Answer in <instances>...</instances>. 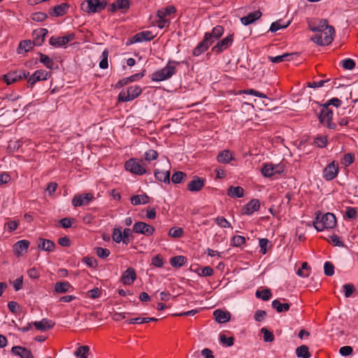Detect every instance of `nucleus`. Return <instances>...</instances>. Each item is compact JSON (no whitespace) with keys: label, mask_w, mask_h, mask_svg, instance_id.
Wrapping results in <instances>:
<instances>
[{"label":"nucleus","mask_w":358,"mask_h":358,"mask_svg":"<svg viewBox=\"0 0 358 358\" xmlns=\"http://www.w3.org/2000/svg\"><path fill=\"white\" fill-rule=\"evenodd\" d=\"M309 29L313 32H320L312 37V41L317 45H327L332 43L335 35L334 27L329 25L326 19H320L315 22H310Z\"/></svg>","instance_id":"nucleus-1"},{"label":"nucleus","mask_w":358,"mask_h":358,"mask_svg":"<svg viewBox=\"0 0 358 358\" xmlns=\"http://www.w3.org/2000/svg\"><path fill=\"white\" fill-rule=\"evenodd\" d=\"M180 62L169 60L166 65L155 71L152 74L151 80L152 81H163L171 78L176 73V66L180 64Z\"/></svg>","instance_id":"nucleus-2"},{"label":"nucleus","mask_w":358,"mask_h":358,"mask_svg":"<svg viewBox=\"0 0 358 358\" xmlns=\"http://www.w3.org/2000/svg\"><path fill=\"white\" fill-rule=\"evenodd\" d=\"M313 225L320 231L325 229H333L336 225V216L331 213H327L325 214L319 213L316 215Z\"/></svg>","instance_id":"nucleus-3"},{"label":"nucleus","mask_w":358,"mask_h":358,"mask_svg":"<svg viewBox=\"0 0 358 358\" xmlns=\"http://www.w3.org/2000/svg\"><path fill=\"white\" fill-rule=\"evenodd\" d=\"M106 7V1L99 0H85L81 3V9L87 13H96Z\"/></svg>","instance_id":"nucleus-4"},{"label":"nucleus","mask_w":358,"mask_h":358,"mask_svg":"<svg viewBox=\"0 0 358 358\" xmlns=\"http://www.w3.org/2000/svg\"><path fill=\"white\" fill-rule=\"evenodd\" d=\"M142 92L141 88L138 85H133L126 90H122L119 95L118 100L122 102H128L138 97Z\"/></svg>","instance_id":"nucleus-5"},{"label":"nucleus","mask_w":358,"mask_h":358,"mask_svg":"<svg viewBox=\"0 0 358 358\" xmlns=\"http://www.w3.org/2000/svg\"><path fill=\"white\" fill-rule=\"evenodd\" d=\"M322 109L318 116L320 122L326 125L329 129L335 128V124L331 123L332 117H333V111L329 109V108L321 105Z\"/></svg>","instance_id":"nucleus-6"},{"label":"nucleus","mask_w":358,"mask_h":358,"mask_svg":"<svg viewBox=\"0 0 358 358\" xmlns=\"http://www.w3.org/2000/svg\"><path fill=\"white\" fill-rule=\"evenodd\" d=\"M124 167L127 171L138 176H142L147 172L143 165L135 158L127 160L125 162Z\"/></svg>","instance_id":"nucleus-7"},{"label":"nucleus","mask_w":358,"mask_h":358,"mask_svg":"<svg viewBox=\"0 0 358 358\" xmlns=\"http://www.w3.org/2000/svg\"><path fill=\"white\" fill-rule=\"evenodd\" d=\"M29 75V72L24 71H13L4 75L3 80L9 85L17 80L27 78Z\"/></svg>","instance_id":"nucleus-8"},{"label":"nucleus","mask_w":358,"mask_h":358,"mask_svg":"<svg viewBox=\"0 0 358 358\" xmlns=\"http://www.w3.org/2000/svg\"><path fill=\"white\" fill-rule=\"evenodd\" d=\"M155 228L143 222H137L133 226V231L149 236L154 234Z\"/></svg>","instance_id":"nucleus-9"},{"label":"nucleus","mask_w":358,"mask_h":358,"mask_svg":"<svg viewBox=\"0 0 358 358\" xmlns=\"http://www.w3.org/2000/svg\"><path fill=\"white\" fill-rule=\"evenodd\" d=\"M338 173V165L336 164L334 161L329 163L323 169V178L327 180H332L334 179Z\"/></svg>","instance_id":"nucleus-10"},{"label":"nucleus","mask_w":358,"mask_h":358,"mask_svg":"<svg viewBox=\"0 0 358 358\" xmlns=\"http://www.w3.org/2000/svg\"><path fill=\"white\" fill-rule=\"evenodd\" d=\"M283 167L280 164L273 165L272 164H264L262 168V174L266 178H270L275 173H280L283 171Z\"/></svg>","instance_id":"nucleus-11"},{"label":"nucleus","mask_w":358,"mask_h":358,"mask_svg":"<svg viewBox=\"0 0 358 358\" xmlns=\"http://www.w3.org/2000/svg\"><path fill=\"white\" fill-rule=\"evenodd\" d=\"M50 76V73L45 70L36 71L31 76L28 78L27 84L29 87H32L36 82L40 80H46Z\"/></svg>","instance_id":"nucleus-12"},{"label":"nucleus","mask_w":358,"mask_h":358,"mask_svg":"<svg viewBox=\"0 0 358 358\" xmlns=\"http://www.w3.org/2000/svg\"><path fill=\"white\" fill-rule=\"evenodd\" d=\"M234 41V35L229 34L224 38H223L222 41H219L213 48L212 51L220 54L223 50L228 48L229 46L231 45L232 43Z\"/></svg>","instance_id":"nucleus-13"},{"label":"nucleus","mask_w":358,"mask_h":358,"mask_svg":"<svg viewBox=\"0 0 358 358\" xmlns=\"http://www.w3.org/2000/svg\"><path fill=\"white\" fill-rule=\"evenodd\" d=\"M205 182V178H201L197 176H194L192 180L188 183L187 189L192 192H199L204 187Z\"/></svg>","instance_id":"nucleus-14"},{"label":"nucleus","mask_w":358,"mask_h":358,"mask_svg":"<svg viewBox=\"0 0 358 358\" xmlns=\"http://www.w3.org/2000/svg\"><path fill=\"white\" fill-rule=\"evenodd\" d=\"M93 199V195L90 193L76 195L72 199V205L74 207L87 205Z\"/></svg>","instance_id":"nucleus-15"},{"label":"nucleus","mask_w":358,"mask_h":358,"mask_svg":"<svg viewBox=\"0 0 358 358\" xmlns=\"http://www.w3.org/2000/svg\"><path fill=\"white\" fill-rule=\"evenodd\" d=\"M259 200L253 199L242 208L241 213L243 215H252L253 213L259 210Z\"/></svg>","instance_id":"nucleus-16"},{"label":"nucleus","mask_w":358,"mask_h":358,"mask_svg":"<svg viewBox=\"0 0 358 358\" xmlns=\"http://www.w3.org/2000/svg\"><path fill=\"white\" fill-rule=\"evenodd\" d=\"M75 38L73 34H69L62 37H54L52 36L49 40V43L52 46L61 47L66 45L69 41H72Z\"/></svg>","instance_id":"nucleus-17"},{"label":"nucleus","mask_w":358,"mask_h":358,"mask_svg":"<svg viewBox=\"0 0 358 358\" xmlns=\"http://www.w3.org/2000/svg\"><path fill=\"white\" fill-rule=\"evenodd\" d=\"M154 38V36L150 31H143L135 34L129 41V44L141 43L143 41H150Z\"/></svg>","instance_id":"nucleus-18"},{"label":"nucleus","mask_w":358,"mask_h":358,"mask_svg":"<svg viewBox=\"0 0 358 358\" xmlns=\"http://www.w3.org/2000/svg\"><path fill=\"white\" fill-rule=\"evenodd\" d=\"M136 278V274L135 270L133 268L129 267L123 272L120 280L124 285H131Z\"/></svg>","instance_id":"nucleus-19"},{"label":"nucleus","mask_w":358,"mask_h":358,"mask_svg":"<svg viewBox=\"0 0 358 358\" xmlns=\"http://www.w3.org/2000/svg\"><path fill=\"white\" fill-rule=\"evenodd\" d=\"M29 241L27 240H21L16 242L13 245V251L16 256L20 257L23 255L24 252H27L29 246Z\"/></svg>","instance_id":"nucleus-20"},{"label":"nucleus","mask_w":358,"mask_h":358,"mask_svg":"<svg viewBox=\"0 0 358 358\" xmlns=\"http://www.w3.org/2000/svg\"><path fill=\"white\" fill-rule=\"evenodd\" d=\"M298 57L297 52H292V53H284L282 55H278L275 57L268 56V59L270 62L273 63H280L282 62L291 61L294 57Z\"/></svg>","instance_id":"nucleus-21"},{"label":"nucleus","mask_w":358,"mask_h":358,"mask_svg":"<svg viewBox=\"0 0 358 358\" xmlns=\"http://www.w3.org/2000/svg\"><path fill=\"white\" fill-rule=\"evenodd\" d=\"M55 324V322L47 318H43L41 321H36L33 323L36 329L43 331L52 329Z\"/></svg>","instance_id":"nucleus-22"},{"label":"nucleus","mask_w":358,"mask_h":358,"mask_svg":"<svg viewBox=\"0 0 358 358\" xmlns=\"http://www.w3.org/2000/svg\"><path fill=\"white\" fill-rule=\"evenodd\" d=\"M69 8L67 3H62L50 9L49 14L53 17H59L65 15Z\"/></svg>","instance_id":"nucleus-23"},{"label":"nucleus","mask_w":358,"mask_h":358,"mask_svg":"<svg viewBox=\"0 0 358 358\" xmlns=\"http://www.w3.org/2000/svg\"><path fill=\"white\" fill-rule=\"evenodd\" d=\"M224 33V28L222 26L217 25L215 27L210 33H206L204 37H207L211 45L215 42V40L218 39Z\"/></svg>","instance_id":"nucleus-24"},{"label":"nucleus","mask_w":358,"mask_h":358,"mask_svg":"<svg viewBox=\"0 0 358 358\" xmlns=\"http://www.w3.org/2000/svg\"><path fill=\"white\" fill-rule=\"evenodd\" d=\"M11 352L13 355L20 357V358H34L31 352L24 347L13 346Z\"/></svg>","instance_id":"nucleus-25"},{"label":"nucleus","mask_w":358,"mask_h":358,"mask_svg":"<svg viewBox=\"0 0 358 358\" xmlns=\"http://www.w3.org/2000/svg\"><path fill=\"white\" fill-rule=\"evenodd\" d=\"M262 16V13L259 10H255L254 12L248 13L246 16H244L241 18V22L244 25H249L257 20L260 18Z\"/></svg>","instance_id":"nucleus-26"},{"label":"nucleus","mask_w":358,"mask_h":358,"mask_svg":"<svg viewBox=\"0 0 358 358\" xmlns=\"http://www.w3.org/2000/svg\"><path fill=\"white\" fill-rule=\"evenodd\" d=\"M38 248L41 250L52 252L55 250V244L49 239L39 238L38 239Z\"/></svg>","instance_id":"nucleus-27"},{"label":"nucleus","mask_w":358,"mask_h":358,"mask_svg":"<svg viewBox=\"0 0 358 358\" xmlns=\"http://www.w3.org/2000/svg\"><path fill=\"white\" fill-rule=\"evenodd\" d=\"M210 45H211V41L207 37H204L203 40L193 50V55L196 57L199 56L207 50Z\"/></svg>","instance_id":"nucleus-28"},{"label":"nucleus","mask_w":358,"mask_h":358,"mask_svg":"<svg viewBox=\"0 0 358 358\" xmlns=\"http://www.w3.org/2000/svg\"><path fill=\"white\" fill-rule=\"evenodd\" d=\"M48 34V30L44 28H41L34 31L33 36L34 37L33 43L36 45H41L44 40L45 37Z\"/></svg>","instance_id":"nucleus-29"},{"label":"nucleus","mask_w":358,"mask_h":358,"mask_svg":"<svg viewBox=\"0 0 358 358\" xmlns=\"http://www.w3.org/2000/svg\"><path fill=\"white\" fill-rule=\"evenodd\" d=\"M213 315L218 323H225L230 320V313L220 309L215 310L213 312Z\"/></svg>","instance_id":"nucleus-30"},{"label":"nucleus","mask_w":358,"mask_h":358,"mask_svg":"<svg viewBox=\"0 0 358 358\" xmlns=\"http://www.w3.org/2000/svg\"><path fill=\"white\" fill-rule=\"evenodd\" d=\"M233 159V155L229 150L221 151L217 156V162L222 164L229 163Z\"/></svg>","instance_id":"nucleus-31"},{"label":"nucleus","mask_w":358,"mask_h":358,"mask_svg":"<svg viewBox=\"0 0 358 358\" xmlns=\"http://www.w3.org/2000/svg\"><path fill=\"white\" fill-rule=\"evenodd\" d=\"M155 178L160 181L164 182L165 183L169 184L170 182V171L169 170L159 171V169H156L155 171Z\"/></svg>","instance_id":"nucleus-32"},{"label":"nucleus","mask_w":358,"mask_h":358,"mask_svg":"<svg viewBox=\"0 0 358 358\" xmlns=\"http://www.w3.org/2000/svg\"><path fill=\"white\" fill-rule=\"evenodd\" d=\"M227 194L232 198H241L244 196V189L241 186H231L227 189Z\"/></svg>","instance_id":"nucleus-33"},{"label":"nucleus","mask_w":358,"mask_h":358,"mask_svg":"<svg viewBox=\"0 0 358 358\" xmlns=\"http://www.w3.org/2000/svg\"><path fill=\"white\" fill-rule=\"evenodd\" d=\"M149 196L145 194L134 195L131 197V203L134 206L146 204L149 203Z\"/></svg>","instance_id":"nucleus-34"},{"label":"nucleus","mask_w":358,"mask_h":358,"mask_svg":"<svg viewBox=\"0 0 358 358\" xmlns=\"http://www.w3.org/2000/svg\"><path fill=\"white\" fill-rule=\"evenodd\" d=\"M176 12V8L174 6H169L158 10L157 16L158 18H166V17L173 14Z\"/></svg>","instance_id":"nucleus-35"},{"label":"nucleus","mask_w":358,"mask_h":358,"mask_svg":"<svg viewBox=\"0 0 358 358\" xmlns=\"http://www.w3.org/2000/svg\"><path fill=\"white\" fill-rule=\"evenodd\" d=\"M71 288L69 282L66 281L57 282L55 284L54 290L57 293H66Z\"/></svg>","instance_id":"nucleus-36"},{"label":"nucleus","mask_w":358,"mask_h":358,"mask_svg":"<svg viewBox=\"0 0 358 358\" xmlns=\"http://www.w3.org/2000/svg\"><path fill=\"white\" fill-rule=\"evenodd\" d=\"M187 262V258L185 256L178 255L172 257L170 260V264L173 267L179 268L182 266Z\"/></svg>","instance_id":"nucleus-37"},{"label":"nucleus","mask_w":358,"mask_h":358,"mask_svg":"<svg viewBox=\"0 0 358 358\" xmlns=\"http://www.w3.org/2000/svg\"><path fill=\"white\" fill-rule=\"evenodd\" d=\"M272 307L275 308L278 313H282L288 311L290 306L287 303H281L278 300L275 299L272 301Z\"/></svg>","instance_id":"nucleus-38"},{"label":"nucleus","mask_w":358,"mask_h":358,"mask_svg":"<svg viewBox=\"0 0 358 358\" xmlns=\"http://www.w3.org/2000/svg\"><path fill=\"white\" fill-rule=\"evenodd\" d=\"M90 353V347L88 345L80 346L74 352V355L80 358H87Z\"/></svg>","instance_id":"nucleus-39"},{"label":"nucleus","mask_w":358,"mask_h":358,"mask_svg":"<svg viewBox=\"0 0 358 358\" xmlns=\"http://www.w3.org/2000/svg\"><path fill=\"white\" fill-rule=\"evenodd\" d=\"M296 354L301 358H310L311 356L308 348L305 345L298 347L296 349Z\"/></svg>","instance_id":"nucleus-40"},{"label":"nucleus","mask_w":358,"mask_h":358,"mask_svg":"<svg viewBox=\"0 0 358 358\" xmlns=\"http://www.w3.org/2000/svg\"><path fill=\"white\" fill-rule=\"evenodd\" d=\"M158 320L155 317H136L127 320L128 324H143L150 322H157Z\"/></svg>","instance_id":"nucleus-41"},{"label":"nucleus","mask_w":358,"mask_h":358,"mask_svg":"<svg viewBox=\"0 0 358 358\" xmlns=\"http://www.w3.org/2000/svg\"><path fill=\"white\" fill-rule=\"evenodd\" d=\"M219 339L220 343L227 347H231L234 343V338L233 336L227 337L222 333L220 334Z\"/></svg>","instance_id":"nucleus-42"},{"label":"nucleus","mask_w":358,"mask_h":358,"mask_svg":"<svg viewBox=\"0 0 358 358\" xmlns=\"http://www.w3.org/2000/svg\"><path fill=\"white\" fill-rule=\"evenodd\" d=\"M289 23H290V22L288 21L285 24H282L281 23V20L275 21L271 24L269 31L271 32H275V31L280 30V29L287 27L289 26Z\"/></svg>","instance_id":"nucleus-43"},{"label":"nucleus","mask_w":358,"mask_h":358,"mask_svg":"<svg viewBox=\"0 0 358 358\" xmlns=\"http://www.w3.org/2000/svg\"><path fill=\"white\" fill-rule=\"evenodd\" d=\"M40 62L43 63L48 69H52L54 62L48 55L40 53Z\"/></svg>","instance_id":"nucleus-44"},{"label":"nucleus","mask_w":358,"mask_h":358,"mask_svg":"<svg viewBox=\"0 0 358 358\" xmlns=\"http://www.w3.org/2000/svg\"><path fill=\"white\" fill-rule=\"evenodd\" d=\"M112 238H113V240L117 243H120V242H122L124 237H122V231L121 230V228H114L113 229V234H112Z\"/></svg>","instance_id":"nucleus-45"},{"label":"nucleus","mask_w":358,"mask_h":358,"mask_svg":"<svg viewBox=\"0 0 358 358\" xmlns=\"http://www.w3.org/2000/svg\"><path fill=\"white\" fill-rule=\"evenodd\" d=\"M261 332L263 334L264 341L265 342L271 343L274 341L273 334L266 328H262Z\"/></svg>","instance_id":"nucleus-46"},{"label":"nucleus","mask_w":358,"mask_h":358,"mask_svg":"<svg viewBox=\"0 0 358 358\" xmlns=\"http://www.w3.org/2000/svg\"><path fill=\"white\" fill-rule=\"evenodd\" d=\"M102 59L99 62V67L102 69H106L108 67V51L106 49L102 52L101 54Z\"/></svg>","instance_id":"nucleus-47"},{"label":"nucleus","mask_w":358,"mask_h":358,"mask_svg":"<svg viewBox=\"0 0 358 358\" xmlns=\"http://www.w3.org/2000/svg\"><path fill=\"white\" fill-rule=\"evenodd\" d=\"M256 296L257 298H261L264 301H268L271 297V292L269 289H265L262 292L257 291Z\"/></svg>","instance_id":"nucleus-48"},{"label":"nucleus","mask_w":358,"mask_h":358,"mask_svg":"<svg viewBox=\"0 0 358 358\" xmlns=\"http://www.w3.org/2000/svg\"><path fill=\"white\" fill-rule=\"evenodd\" d=\"M183 234L184 231L180 227H172L169 232V235L173 238H180Z\"/></svg>","instance_id":"nucleus-49"},{"label":"nucleus","mask_w":358,"mask_h":358,"mask_svg":"<svg viewBox=\"0 0 358 358\" xmlns=\"http://www.w3.org/2000/svg\"><path fill=\"white\" fill-rule=\"evenodd\" d=\"M186 177V174L182 171H176L175 172L171 177V180L175 184H178L181 182L182 179Z\"/></svg>","instance_id":"nucleus-50"},{"label":"nucleus","mask_w":358,"mask_h":358,"mask_svg":"<svg viewBox=\"0 0 358 358\" xmlns=\"http://www.w3.org/2000/svg\"><path fill=\"white\" fill-rule=\"evenodd\" d=\"M95 250H96V255L99 258H101V259H106L110 254V250L107 248H103L101 247H98V248H96Z\"/></svg>","instance_id":"nucleus-51"},{"label":"nucleus","mask_w":358,"mask_h":358,"mask_svg":"<svg viewBox=\"0 0 358 358\" xmlns=\"http://www.w3.org/2000/svg\"><path fill=\"white\" fill-rule=\"evenodd\" d=\"M324 272L327 276H331L334 273V266L330 262H326L324 265Z\"/></svg>","instance_id":"nucleus-52"},{"label":"nucleus","mask_w":358,"mask_h":358,"mask_svg":"<svg viewBox=\"0 0 358 358\" xmlns=\"http://www.w3.org/2000/svg\"><path fill=\"white\" fill-rule=\"evenodd\" d=\"M117 10H127L129 8V0H116L115 1Z\"/></svg>","instance_id":"nucleus-53"},{"label":"nucleus","mask_w":358,"mask_h":358,"mask_svg":"<svg viewBox=\"0 0 358 358\" xmlns=\"http://www.w3.org/2000/svg\"><path fill=\"white\" fill-rule=\"evenodd\" d=\"M343 289L345 293V296L346 298L350 297L353 292L355 291V287L352 284H345L343 286Z\"/></svg>","instance_id":"nucleus-54"},{"label":"nucleus","mask_w":358,"mask_h":358,"mask_svg":"<svg viewBox=\"0 0 358 358\" xmlns=\"http://www.w3.org/2000/svg\"><path fill=\"white\" fill-rule=\"evenodd\" d=\"M47 17L48 15L43 12H37L31 15V20L35 22H43Z\"/></svg>","instance_id":"nucleus-55"},{"label":"nucleus","mask_w":358,"mask_h":358,"mask_svg":"<svg viewBox=\"0 0 358 358\" xmlns=\"http://www.w3.org/2000/svg\"><path fill=\"white\" fill-rule=\"evenodd\" d=\"M355 159V156L353 154L351 153H347L344 155L343 157L341 159V163L345 165V166H348L350 165Z\"/></svg>","instance_id":"nucleus-56"},{"label":"nucleus","mask_w":358,"mask_h":358,"mask_svg":"<svg viewBox=\"0 0 358 358\" xmlns=\"http://www.w3.org/2000/svg\"><path fill=\"white\" fill-rule=\"evenodd\" d=\"M314 143L319 148H324L327 143V137L324 136H317V137L315 138Z\"/></svg>","instance_id":"nucleus-57"},{"label":"nucleus","mask_w":358,"mask_h":358,"mask_svg":"<svg viewBox=\"0 0 358 358\" xmlns=\"http://www.w3.org/2000/svg\"><path fill=\"white\" fill-rule=\"evenodd\" d=\"M245 237H243L242 236H239V235L234 236L231 238V243H232L233 245H234L236 247L241 246L242 245H243L245 243Z\"/></svg>","instance_id":"nucleus-58"},{"label":"nucleus","mask_w":358,"mask_h":358,"mask_svg":"<svg viewBox=\"0 0 358 358\" xmlns=\"http://www.w3.org/2000/svg\"><path fill=\"white\" fill-rule=\"evenodd\" d=\"M158 157V153L155 150H149L145 152V159L146 161L155 160Z\"/></svg>","instance_id":"nucleus-59"},{"label":"nucleus","mask_w":358,"mask_h":358,"mask_svg":"<svg viewBox=\"0 0 358 358\" xmlns=\"http://www.w3.org/2000/svg\"><path fill=\"white\" fill-rule=\"evenodd\" d=\"M215 222L218 226L222 228H229L231 227V224L224 217L222 216H218L216 217Z\"/></svg>","instance_id":"nucleus-60"},{"label":"nucleus","mask_w":358,"mask_h":358,"mask_svg":"<svg viewBox=\"0 0 358 358\" xmlns=\"http://www.w3.org/2000/svg\"><path fill=\"white\" fill-rule=\"evenodd\" d=\"M32 43H34L30 40L22 41L20 43L19 48L21 50H24V51L27 52L32 48Z\"/></svg>","instance_id":"nucleus-61"},{"label":"nucleus","mask_w":358,"mask_h":358,"mask_svg":"<svg viewBox=\"0 0 358 358\" xmlns=\"http://www.w3.org/2000/svg\"><path fill=\"white\" fill-rule=\"evenodd\" d=\"M342 62V66L346 70H352L355 67V62L352 59H345Z\"/></svg>","instance_id":"nucleus-62"},{"label":"nucleus","mask_w":358,"mask_h":358,"mask_svg":"<svg viewBox=\"0 0 358 358\" xmlns=\"http://www.w3.org/2000/svg\"><path fill=\"white\" fill-rule=\"evenodd\" d=\"M83 262L90 267L95 268L97 266V261L93 257H85L83 258Z\"/></svg>","instance_id":"nucleus-63"},{"label":"nucleus","mask_w":358,"mask_h":358,"mask_svg":"<svg viewBox=\"0 0 358 358\" xmlns=\"http://www.w3.org/2000/svg\"><path fill=\"white\" fill-rule=\"evenodd\" d=\"M341 104H342V101L341 99H339L338 98H332V99L328 100L323 105L328 108L329 106H334L338 108V107L341 106Z\"/></svg>","instance_id":"nucleus-64"}]
</instances>
